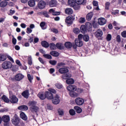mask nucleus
Returning a JSON list of instances; mask_svg holds the SVG:
<instances>
[{
	"instance_id": "1",
	"label": "nucleus",
	"mask_w": 126,
	"mask_h": 126,
	"mask_svg": "<svg viewBox=\"0 0 126 126\" xmlns=\"http://www.w3.org/2000/svg\"><path fill=\"white\" fill-rule=\"evenodd\" d=\"M67 90L69 91V95L71 97H75V93L74 91H76V87L73 85H69L67 87Z\"/></svg>"
},
{
	"instance_id": "2",
	"label": "nucleus",
	"mask_w": 126,
	"mask_h": 126,
	"mask_svg": "<svg viewBox=\"0 0 126 126\" xmlns=\"http://www.w3.org/2000/svg\"><path fill=\"white\" fill-rule=\"evenodd\" d=\"M9 102H10L12 104H17L18 102V98L15 95L13 94H9Z\"/></svg>"
},
{
	"instance_id": "3",
	"label": "nucleus",
	"mask_w": 126,
	"mask_h": 126,
	"mask_svg": "<svg viewBox=\"0 0 126 126\" xmlns=\"http://www.w3.org/2000/svg\"><path fill=\"white\" fill-rule=\"evenodd\" d=\"M12 66V63L9 61H5L2 64L3 69H9Z\"/></svg>"
},
{
	"instance_id": "4",
	"label": "nucleus",
	"mask_w": 126,
	"mask_h": 126,
	"mask_svg": "<svg viewBox=\"0 0 126 126\" xmlns=\"http://www.w3.org/2000/svg\"><path fill=\"white\" fill-rule=\"evenodd\" d=\"M11 123L14 126H17V125H19L20 123V119L19 117L15 114L11 120Z\"/></svg>"
},
{
	"instance_id": "5",
	"label": "nucleus",
	"mask_w": 126,
	"mask_h": 126,
	"mask_svg": "<svg viewBox=\"0 0 126 126\" xmlns=\"http://www.w3.org/2000/svg\"><path fill=\"white\" fill-rule=\"evenodd\" d=\"M75 18H73V16L72 15L69 16L66 18L65 19V22L66 23L67 25H72L73 24V20H74Z\"/></svg>"
},
{
	"instance_id": "6",
	"label": "nucleus",
	"mask_w": 126,
	"mask_h": 126,
	"mask_svg": "<svg viewBox=\"0 0 126 126\" xmlns=\"http://www.w3.org/2000/svg\"><path fill=\"white\" fill-rule=\"evenodd\" d=\"M51 100L54 105H58V104H60V102H61L60 96L58 94H56L55 96H53Z\"/></svg>"
},
{
	"instance_id": "7",
	"label": "nucleus",
	"mask_w": 126,
	"mask_h": 126,
	"mask_svg": "<svg viewBox=\"0 0 126 126\" xmlns=\"http://www.w3.org/2000/svg\"><path fill=\"white\" fill-rule=\"evenodd\" d=\"M103 36V31L101 30H98L95 32V36L97 38L98 40H102V36Z\"/></svg>"
},
{
	"instance_id": "8",
	"label": "nucleus",
	"mask_w": 126,
	"mask_h": 126,
	"mask_svg": "<svg viewBox=\"0 0 126 126\" xmlns=\"http://www.w3.org/2000/svg\"><path fill=\"white\" fill-rule=\"evenodd\" d=\"M47 3L44 0H41L37 3V6L39 9H44L46 7Z\"/></svg>"
},
{
	"instance_id": "9",
	"label": "nucleus",
	"mask_w": 126,
	"mask_h": 126,
	"mask_svg": "<svg viewBox=\"0 0 126 126\" xmlns=\"http://www.w3.org/2000/svg\"><path fill=\"white\" fill-rule=\"evenodd\" d=\"M75 102L78 106H82L84 103V99L80 97H77L75 99Z\"/></svg>"
},
{
	"instance_id": "10",
	"label": "nucleus",
	"mask_w": 126,
	"mask_h": 126,
	"mask_svg": "<svg viewBox=\"0 0 126 126\" xmlns=\"http://www.w3.org/2000/svg\"><path fill=\"white\" fill-rule=\"evenodd\" d=\"M24 78V75L22 73H18L15 76V80L16 81H20Z\"/></svg>"
},
{
	"instance_id": "11",
	"label": "nucleus",
	"mask_w": 126,
	"mask_h": 126,
	"mask_svg": "<svg viewBox=\"0 0 126 126\" xmlns=\"http://www.w3.org/2000/svg\"><path fill=\"white\" fill-rule=\"evenodd\" d=\"M98 23L99 25H105L107 23V20L104 18H99L98 19Z\"/></svg>"
},
{
	"instance_id": "12",
	"label": "nucleus",
	"mask_w": 126,
	"mask_h": 126,
	"mask_svg": "<svg viewBox=\"0 0 126 126\" xmlns=\"http://www.w3.org/2000/svg\"><path fill=\"white\" fill-rule=\"evenodd\" d=\"M29 95H30L29 94V90H26L22 93V96L26 99H28L29 98Z\"/></svg>"
},
{
	"instance_id": "13",
	"label": "nucleus",
	"mask_w": 126,
	"mask_h": 126,
	"mask_svg": "<svg viewBox=\"0 0 126 126\" xmlns=\"http://www.w3.org/2000/svg\"><path fill=\"white\" fill-rule=\"evenodd\" d=\"M40 108L37 106H34L33 107H31L30 110L32 113H35L36 116H38V112H39Z\"/></svg>"
},
{
	"instance_id": "14",
	"label": "nucleus",
	"mask_w": 126,
	"mask_h": 126,
	"mask_svg": "<svg viewBox=\"0 0 126 126\" xmlns=\"http://www.w3.org/2000/svg\"><path fill=\"white\" fill-rule=\"evenodd\" d=\"M75 44L77 47H82L83 46V42L80 39H76L75 40Z\"/></svg>"
},
{
	"instance_id": "15",
	"label": "nucleus",
	"mask_w": 126,
	"mask_h": 126,
	"mask_svg": "<svg viewBox=\"0 0 126 126\" xmlns=\"http://www.w3.org/2000/svg\"><path fill=\"white\" fill-rule=\"evenodd\" d=\"M45 96L48 100H52V98H53V97L54 96L53 94L48 91L45 92Z\"/></svg>"
},
{
	"instance_id": "16",
	"label": "nucleus",
	"mask_w": 126,
	"mask_h": 126,
	"mask_svg": "<svg viewBox=\"0 0 126 126\" xmlns=\"http://www.w3.org/2000/svg\"><path fill=\"white\" fill-rule=\"evenodd\" d=\"M80 31L82 34H85L86 32H87V29L86 28V26L84 25H82L80 27Z\"/></svg>"
},
{
	"instance_id": "17",
	"label": "nucleus",
	"mask_w": 126,
	"mask_h": 126,
	"mask_svg": "<svg viewBox=\"0 0 126 126\" xmlns=\"http://www.w3.org/2000/svg\"><path fill=\"white\" fill-rule=\"evenodd\" d=\"M37 96L39 97L41 100H45L46 99V92L44 93H39L37 94Z\"/></svg>"
},
{
	"instance_id": "18",
	"label": "nucleus",
	"mask_w": 126,
	"mask_h": 126,
	"mask_svg": "<svg viewBox=\"0 0 126 126\" xmlns=\"http://www.w3.org/2000/svg\"><path fill=\"white\" fill-rule=\"evenodd\" d=\"M10 120L9 116L8 115H4L2 117V121L4 123H8Z\"/></svg>"
},
{
	"instance_id": "19",
	"label": "nucleus",
	"mask_w": 126,
	"mask_h": 126,
	"mask_svg": "<svg viewBox=\"0 0 126 126\" xmlns=\"http://www.w3.org/2000/svg\"><path fill=\"white\" fill-rule=\"evenodd\" d=\"M49 3L50 7H54V6H56L57 5L58 1H57L56 0H51L49 1Z\"/></svg>"
},
{
	"instance_id": "20",
	"label": "nucleus",
	"mask_w": 126,
	"mask_h": 126,
	"mask_svg": "<svg viewBox=\"0 0 126 126\" xmlns=\"http://www.w3.org/2000/svg\"><path fill=\"white\" fill-rule=\"evenodd\" d=\"M68 72L67 68H61L59 69V72L62 74L63 73H67Z\"/></svg>"
},
{
	"instance_id": "21",
	"label": "nucleus",
	"mask_w": 126,
	"mask_h": 126,
	"mask_svg": "<svg viewBox=\"0 0 126 126\" xmlns=\"http://www.w3.org/2000/svg\"><path fill=\"white\" fill-rule=\"evenodd\" d=\"M48 12H49V14L50 13H52L53 15H60V14H61V12H56L53 8L49 9Z\"/></svg>"
},
{
	"instance_id": "22",
	"label": "nucleus",
	"mask_w": 126,
	"mask_h": 126,
	"mask_svg": "<svg viewBox=\"0 0 126 126\" xmlns=\"http://www.w3.org/2000/svg\"><path fill=\"white\" fill-rule=\"evenodd\" d=\"M18 109L21 111H28V106L27 105H21L18 107Z\"/></svg>"
},
{
	"instance_id": "23",
	"label": "nucleus",
	"mask_w": 126,
	"mask_h": 126,
	"mask_svg": "<svg viewBox=\"0 0 126 126\" xmlns=\"http://www.w3.org/2000/svg\"><path fill=\"white\" fill-rule=\"evenodd\" d=\"M65 14H68L70 15L73 13V11L71 8H67L65 9Z\"/></svg>"
},
{
	"instance_id": "24",
	"label": "nucleus",
	"mask_w": 126,
	"mask_h": 126,
	"mask_svg": "<svg viewBox=\"0 0 126 126\" xmlns=\"http://www.w3.org/2000/svg\"><path fill=\"white\" fill-rule=\"evenodd\" d=\"M85 26L88 31H91V30H92V24H91V23H89V22L86 23Z\"/></svg>"
},
{
	"instance_id": "25",
	"label": "nucleus",
	"mask_w": 126,
	"mask_h": 126,
	"mask_svg": "<svg viewBox=\"0 0 126 126\" xmlns=\"http://www.w3.org/2000/svg\"><path fill=\"white\" fill-rule=\"evenodd\" d=\"M93 12H91L87 14L86 16V19L88 20V21H90L91 19H92V17H93Z\"/></svg>"
},
{
	"instance_id": "26",
	"label": "nucleus",
	"mask_w": 126,
	"mask_h": 126,
	"mask_svg": "<svg viewBox=\"0 0 126 126\" xmlns=\"http://www.w3.org/2000/svg\"><path fill=\"white\" fill-rule=\"evenodd\" d=\"M56 47L59 50H63L64 49V47L63 46V44L62 43H57L56 44Z\"/></svg>"
},
{
	"instance_id": "27",
	"label": "nucleus",
	"mask_w": 126,
	"mask_h": 126,
	"mask_svg": "<svg viewBox=\"0 0 126 126\" xmlns=\"http://www.w3.org/2000/svg\"><path fill=\"white\" fill-rule=\"evenodd\" d=\"M70 77H71V74L68 73L64 74L62 76V78H63V79H66V80Z\"/></svg>"
},
{
	"instance_id": "28",
	"label": "nucleus",
	"mask_w": 126,
	"mask_h": 126,
	"mask_svg": "<svg viewBox=\"0 0 126 126\" xmlns=\"http://www.w3.org/2000/svg\"><path fill=\"white\" fill-rule=\"evenodd\" d=\"M41 46L43 47V48H49V42H47V41H41Z\"/></svg>"
},
{
	"instance_id": "29",
	"label": "nucleus",
	"mask_w": 126,
	"mask_h": 126,
	"mask_svg": "<svg viewBox=\"0 0 126 126\" xmlns=\"http://www.w3.org/2000/svg\"><path fill=\"white\" fill-rule=\"evenodd\" d=\"M20 118L22 119V120H23L24 121H27V119H28L27 116H26V114H25V113H24V112H22L20 114Z\"/></svg>"
},
{
	"instance_id": "30",
	"label": "nucleus",
	"mask_w": 126,
	"mask_h": 126,
	"mask_svg": "<svg viewBox=\"0 0 126 126\" xmlns=\"http://www.w3.org/2000/svg\"><path fill=\"white\" fill-rule=\"evenodd\" d=\"M40 14H41V15H43V16H45V17H47V18L50 17V15H49V14H50V12L46 11L41 12Z\"/></svg>"
},
{
	"instance_id": "31",
	"label": "nucleus",
	"mask_w": 126,
	"mask_h": 126,
	"mask_svg": "<svg viewBox=\"0 0 126 126\" xmlns=\"http://www.w3.org/2000/svg\"><path fill=\"white\" fill-rule=\"evenodd\" d=\"M67 3L68 5L72 7L76 3V2L74 0H68Z\"/></svg>"
},
{
	"instance_id": "32",
	"label": "nucleus",
	"mask_w": 126,
	"mask_h": 126,
	"mask_svg": "<svg viewBox=\"0 0 126 126\" xmlns=\"http://www.w3.org/2000/svg\"><path fill=\"white\" fill-rule=\"evenodd\" d=\"M64 46L66 49H71L72 44L70 42H66L64 43Z\"/></svg>"
},
{
	"instance_id": "33",
	"label": "nucleus",
	"mask_w": 126,
	"mask_h": 126,
	"mask_svg": "<svg viewBox=\"0 0 126 126\" xmlns=\"http://www.w3.org/2000/svg\"><path fill=\"white\" fill-rule=\"evenodd\" d=\"M1 99L5 103H9V98H8L6 95L3 94L1 97Z\"/></svg>"
},
{
	"instance_id": "34",
	"label": "nucleus",
	"mask_w": 126,
	"mask_h": 126,
	"mask_svg": "<svg viewBox=\"0 0 126 126\" xmlns=\"http://www.w3.org/2000/svg\"><path fill=\"white\" fill-rule=\"evenodd\" d=\"M74 110L76 111L77 114H80L82 112V109L79 106H76L74 107Z\"/></svg>"
},
{
	"instance_id": "35",
	"label": "nucleus",
	"mask_w": 126,
	"mask_h": 126,
	"mask_svg": "<svg viewBox=\"0 0 126 126\" xmlns=\"http://www.w3.org/2000/svg\"><path fill=\"white\" fill-rule=\"evenodd\" d=\"M50 55H51V56H53V57H59V56H60V53H59V52H57V51H51L50 53Z\"/></svg>"
},
{
	"instance_id": "36",
	"label": "nucleus",
	"mask_w": 126,
	"mask_h": 126,
	"mask_svg": "<svg viewBox=\"0 0 126 126\" xmlns=\"http://www.w3.org/2000/svg\"><path fill=\"white\" fill-rule=\"evenodd\" d=\"M49 47L51 51H55L57 49L56 48V44H55V43H50Z\"/></svg>"
},
{
	"instance_id": "37",
	"label": "nucleus",
	"mask_w": 126,
	"mask_h": 126,
	"mask_svg": "<svg viewBox=\"0 0 126 126\" xmlns=\"http://www.w3.org/2000/svg\"><path fill=\"white\" fill-rule=\"evenodd\" d=\"M7 5V2L2 1L0 2V7H5Z\"/></svg>"
},
{
	"instance_id": "38",
	"label": "nucleus",
	"mask_w": 126,
	"mask_h": 126,
	"mask_svg": "<svg viewBox=\"0 0 126 126\" xmlns=\"http://www.w3.org/2000/svg\"><path fill=\"white\" fill-rule=\"evenodd\" d=\"M110 5H111L110 2H106L105 3V9H106V10H109V9H110Z\"/></svg>"
},
{
	"instance_id": "39",
	"label": "nucleus",
	"mask_w": 126,
	"mask_h": 126,
	"mask_svg": "<svg viewBox=\"0 0 126 126\" xmlns=\"http://www.w3.org/2000/svg\"><path fill=\"white\" fill-rule=\"evenodd\" d=\"M66 83L67 84H73L74 83V80L73 79L68 78L66 80Z\"/></svg>"
},
{
	"instance_id": "40",
	"label": "nucleus",
	"mask_w": 126,
	"mask_h": 126,
	"mask_svg": "<svg viewBox=\"0 0 126 126\" xmlns=\"http://www.w3.org/2000/svg\"><path fill=\"white\" fill-rule=\"evenodd\" d=\"M28 5L31 6V7H32L35 5V1L33 0H31L28 1Z\"/></svg>"
},
{
	"instance_id": "41",
	"label": "nucleus",
	"mask_w": 126,
	"mask_h": 126,
	"mask_svg": "<svg viewBox=\"0 0 126 126\" xmlns=\"http://www.w3.org/2000/svg\"><path fill=\"white\" fill-rule=\"evenodd\" d=\"M72 7L73 8L74 10H78L80 9V6L79 5V4L77 3L76 4V3L75 4H74V5Z\"/></svg>"
},
{
	"instance_id": "42",
	"label": "nucleus",
	"mask_w": 126,
	"mask_h": 126,
	"mask_svg": "<svg viewBox=\"0 0 126 126\" xmlns=\"http://www.w3.org/2000/svg\"><path fill=\"white\" fill-rule=\"evenodd\" d=\"M40 26L43 29V30H45V29H46V28H45V26H46V22H41L40 23Z\"/></svg>"
},
{
	"instance_id": "43",
	"label": "nucleus",
	"mask_w": 126,
	"mask_h": 126,
	"mask_svg": "<svg viewBox=\"0 0 126 126\" xmlns=\"http://www.w3.org/2000/svg\"><path fill=\"white\" fill-rule=\"evenodd\" d=\"M73 32L75 34H79V33H80V30L78 28H74L73 30Z\"/></svg>"
},
{
	"instance_id": "44",
	"label": "nucleus",
	"mask_w": 126,
	"mask_h": 126,
	"mask_svg": "<svg viewBox=\"0 0 126 126\" xmlns=\"http://www.w3.org/2000/svg\"><path fill=\"white\" fill-rule=\"evenodd\" d=\"M6 60V56L4 55H0V62H4Z\"/></svg>"
},
{
	"instance_id": "45",
	"label": "nucleus",
	"mask_w": 126,
	"mask_h": 126,
	"mask_svg": "<svg viewBox=\"0 0 126 126\" xmlns=\"http://www.w3.org/2000/svg\"><path fill=\"white\" fill-rule=\"evenodd\" d=\"M43 57L47 60H52V56L50 54H43Z\"/></svg>"
},
{
	"instance_id": "46",
	"label": "nucleus",
	"mask_w": 126,
	"mask_h": 126,
	"mask_svg": "<svg viewBox=\"0 0 126 126\" xmlns=\"http://www.w3.org/2000/svg\"><path fill=\"white\" fill-rule=\"evenodd\" d=\"M55 86L56 88H58V89H63V85L60 83H57L55 84Z\"/></svg>"
},
{
	"instance_id": "47",
	"label": "nucleus",
	"mask_w": 126,
	"mask_h": 126,
	"mask_svg": "<svg viewBox=\"0 0 126 126\" xmlns=\"http://www.w3.org/2000/svg\"><path fill=\"white\" fill-rule=\"evenodd\" d=\"M64 65H65V63H64L63 62H61L57 64V66H56V67L57 68H60V67H61V66H64Z\"/></svg>"
},
{
	"instance_id": "48",
	"label": "nucleus",
	"mask_w": 126,
	"mask_h": 126,
	"mask_svg": "<svg viewBox=\"0 0 126 126\" xmlns=\"http://www.w3.org/2000/svg\"><path fill=\"white\" fill-rule=\"evenodd\" d=\"M27 76L29 79V81H30L31 83H32V80H33V76H31L30 74H28Z\"/></svg>"
},
{
	"instance_id": "49",
	"label": "nucleus",
	"mask_w": 126,
	"mask_h": 126,
	"mask_svg": "<svg viewBox=\"0 0 126 126\" xmlns=\"http://www.w3.org/2000/svg\"><path fill=\"white\" fill-rule=\"evenodd\" d=\"M29 105L31 106V108H33V107H36V105L35 104V101H31L29 102Z\"/></svg>"
},
{
	"instance_id": "50",
	"label": "nucleus",
	"mask_w": 126,
	"mask_h": 126,
	"mask_svg": "<svg viewBox=\"0 0 126 126\" xmlns=\"http://www.w3.org/2000/svg\"><path fill=\"white\" fill-rule=\"evenodd\" d=\"M83 40L85 42H88V41H89V36H88V35H85L83 36Z\"/></svg>"
},
{
	"instance_id": "51",
	"label": "nucleus",
	"mask_w": 126,
	"mask_h": 126,
	"mask_svg": "<svg viewBox=\"0 0 126 126\" xmlns=\"http://www.w3.org/2000/svg\"><path fill=\"white\" fill-rule=\"evenodd\" d=\"M28 63L30 65H32V57L31 56H29Z\"/></svg>"
},
{
	"instance_id": "52",
	"label": "nucleus",
	"mask_w": 126,
	"mask_h": 126,
	"mask_svg": "<svg viewBox=\"0 0 126 126\" xmlns=\"http://www.w3.org/2000/svg\"><path fill=\"white\" fill-rule=\"evenodd\" d=\"M75 1L77 4H82L84 2V0H75Z\"/></svg>"
},
{
	"instance_id": "53",
	"label": "nucleus",
	"mask_w": 126,
	"mask_h": 126,
	"mask_svg": "<svg viewBox=\"0 0 126 126\" xmlns=\"http://www.w3.org/2000/svg\"><path fill=\"white\" fill-rule=\"evenodd\" d=\"M49 63L52 64V65H56V64H57V61L56 60H50Z\"/></svg>"
},
{
	"instance_id": "54",
	"label": "nucleus",
	"mask_w": 126,
	"mask_h": 126,
	"mask_svg": "<svg viewBox=\"0 0 126 126\" xmlns=\"http://www.w3.org/2000/svg\"><path fill=\"white\" fill-rule=\"evenodd\" d=\"M112 40V35L111 34H108L106 36V40L108 42Z\"/></svg>"
},
{
	"instance_id": "55",
	"label": "nucleus",
	"mask_w": 126,
	"mask_h": 126,
	"mask_svg": "<svg viewBox=\"0 0 126 126\" xmlns=\"http://www.w3.org/2000/svg\"><path fill=\"white\" fill-rule=\"evenodd\" d=\"M69 113L71 116H74V115H75V111L73 109H70L69 111Z\"/></svg>"
},
{
	"instance_id": "56",
	"label": "nucleus",
	"mask_w": 126,
	"mask_h": 126,
	"mask_svg": "<svg viewBox=\"0 0 126 126\" xmlns=\"http://www.w3.org/2000/svg\"><path fill=\"white\" fill-rule=\"evenodd\" d=\"M85 21V18L81 17L79 19V23H84Z\"/></svg>"
},
{
	"instance_id": "57",
	"label": "nucleus",
	"mask_w": 126,
	"mask_h": 126,
	"mask_svg": "<svg viewBox=\"0 0 126 126\" xmlns=\"http://www.w3.org/2000/svg\"><path fill=\"white\" fill-rule=\"evenodd\" d=\"M49 91L50 93H53V94H56V93H57V91H56L55 89H49Z\"/></svg>"
},
{
	"instance_id": "58",
	"label": "nucleus",
	"mask_w": 126,
	"mask_h": 126,
	"mask_svg": "<svg viewBox=\"0 0 126 126\" xmlns=\"http://www.w3.org/2000/svg\"><path fill=\"white\" fill-rule=\"evenodd\" d=\"M47 110H50V111H52V110H53V107L51 104H48L47 105Z\"/></svg>"
},
{
	"instance_id": "59",
	"label": "nucleus",
	"mask_w": 126,
	"mask_h": 126,
	"mask_svg": "<svg viewBox=\"0 0 126 126\" xmlns=\"http://www.w3.org/2000/svg\"><path fill=\"white\" fill-rule=\"evenodd\" d=\"M92 24L94 28H97L98 27L97 24H96V22H95V21H93L92 23Z\"/></svg>"
},
{
	"instance_id": "60",
	"label": "nucleus",
	"mask_w": 126,
	"mask_h": 126,
	"mask_svg": "<svg viewBox=\"0 0 126 126\" xmlns=\"http://www.w3.org/2000/svg\"><path fill=\"white\" fill-rule=\"evenodd\" d=\"M119 10H116L114 12H112L111 14H112V15H117V14H119Z\"/></svg>"
},
{
	"instance_id": "61",
	"label": "nucleus",
	"mask_w": 126,
	"mask_h": 126,
	"mask_svg": "<svg viewBox=\"0 0 126 126\" xmlns=\"http://www.w3.org/2000/svg\"><path fill=\"white\" fill-rule=\"evenodd\" d=\"M121 35L122 37H123V38H126V31H123L121 33Z\"/></svg>"
},
{
	"instance_id": "62",
	"label": "nucleus",
	"mask_w": 126,
	"mask_h": 126,
	"mask_svg": "<svg viewBox=\"0 0 126 126\" xmlns=\"http://www.w3.org/2000/svg\"><path fill=\"white\" fill-rule=\"evenodd\" d=\"M58 114L59 116H63V111L61 109L58 110Z\"/></svg>"
},
{
	"instance_id": "63",
	"label": "nucleus",
	"mask_w": 126,
	"mask_h": 126,
	"mask_svg": "<svg viewBox=\"0 0 126 126\" xmlns=\"http://www.w3.org/2000/svg\"><path fill=\"white\" fill-rule=\"evenodd\" d=\"M93 5H94V6H98V1L96 0H93Z\"/></svg>"
},
{
	"instance_id": "64",
	"label": "nucleus",
	"mask_w": 126,
	"mask_h": 126,
	"mask_svg": "<svg viewBox=\"0 0 126 126\" xmlns=\"http://www.w3.org/2000/svg\"><path fill=\"white\" fill-rule=\"evenodd\" d=\"M16 63L18 64V65H19V66H20L21 67H22V64H21V63H20V61L19 60H16Z\"/></svg>"
}]
</instances>
